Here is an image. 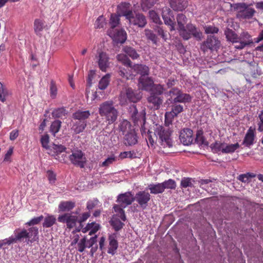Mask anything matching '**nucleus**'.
<instances>
[{
	"instance_id": "nucleus-1",
	"label": "nucleus",
	"mask_w": 263,
	"mask_h": 263,
	"mask_svg": "<svg viewBox=\"0 0 263 263\" xmlns=\"http://www.w3.org/2000/svg\"><path fill=\"white\" fill-rule=\"evenodd\" d=\"M225 34L227 40L232 42L237 49L241 50L253 43L252 36L247 31H243L238 35L232 30L227 29Z\"/></svg>"
},
{
	"instance_id": "nucleus-2",
	"label": "nucleus",
	"mask_w": 263,
	"mask_h": 263,
	"mask_svg": "<svg viewBox=\"0 0 263 263\" xmlns=\"http://www.w3.org/2000/svg\"><path fill=\"white\" fill-rule=\"evenodd\" d=\"M100 116L104 117L109 124L114 123L117 119L119 112L115 107L112 101H106L101 103L99 107Z\"/></svg>"
},
{
	"instance_id": "nucleus-3",
	"label": "nucleus",
	"mask_w": 263,
	"mask_h": 263,
	"mask_svg": "<svg viewBox=\"0 0 263 263\" xmlns=\"http://www.w3.org/2000/svg\"><path fill=\"white\" fill-rule=\"evenodd\" d=\"M10 237L14 239L13 243H15L17 241H23L24 239L27 243H32L37 241L39 239L38 229L36 227H32L28 230H23L15 233V236H11Z\"/></svg>"
},
{
	"instance_id": "nucleus-4",
	"label": "nucleus",
	"mask_w": 263,
	"mask_h": 263,
	"mask_svg": "<svg viewBox=\"0 0 263 263\" xmlns=\"http://www.w3.org/2000/svg\"><path fill=\"white\" fill-rule=\"evenodd\" d=\"M155 134L159 137L161 144L163 147H171L172 141L170 138L171 132L168 128L156 125Z\"/></svg>"
},
{
	"instance_id": "nucleus-5",
	"label": "nucleus",
	"mask_w": 263,
	"mask_h": 263,
	"mask_svg": "<svg viewBox=\"0 0 263 263\" xmlns=\"http://www.w3.org/2000/svg\"><path fill=\"white\" fill-rule=\"evenodd\" d=\"M235 8L237 11V17L240 19L251 18L255 12L253 8L247 7L244 3L237 4Z\"/></svg>"
},
{
	"instance_id": "nucleus-6",
	"label": "nucleus",
	"mask_w": 263,
	"mask_h": 263,
	"mask_svg": "<svg viewBox=\"0 0 263 263\" xmlns=\"http://www.w3.org/2000/svg\"><path fill=\"white\" fill-rule=\"evenodd\" d=\"M69 159L73 164L81 168H83L86 162L84 154L80 149L72 151V154L69 156Z\"/></svg>"
},
{
	"instance_id": "nucleus-7",
	"label": "nucleus",
	"mask_w": 263,
	"mask_h": 263,
	"mask_svg": "<svg viewBox=\"0 0 263 263\" xmlns=\"http://www.w3.org/2000/svg\"><path fill=\"white\" fill-rule=\"evenodd\" d=\"M78 213H65L59 216L58 220L62 223H66L67 227L69 229L74 227L78 222V216L77 214Z\"/></svg>"
},
{
	"instance_id": "nucleus-8",
	"label": "nucleus",
	"mask_w": 263,
	"mask_h": 263,
	"mask_svg": "<svg viewBox=\"0 0 263 263\" xmlns=\"http://www.w3.org/2000/svg\"><path fill=\"white\" fill-rule=\"evenodd\" d=\"M162 17L165 24L170 27L171 31L175 30V22L174 14L171 9L167 7H164L162 9Z\"/></svg>"
},
{
	"instance_id": "nucleus-9",
	"label": "nucleus",
	"mask_w": 263,
	"mask_h": 263,
	"mask_svg": "<svg viewBox=\"0 0 263 263\" xmlns=\"http://www.w3.org/2000/svg\"><path fill=\"white\" fill-rule=\"evenodd\" d=\"M108 35L117 43H124L126 40L127 35L123 29H109L107 31Z\"/></svg>"
},
{
	"instance_id": "nucleus-10",
	"label": "nucleus",
	"mask_w": 263,
	"mask_h": 263,
	"mask_svg": "<svg viewBox=\"0 0 263 263\" xmlns=\"http://www.w3.org/2000/svg\"><path fill=\"white\" fill-rule=\"evenodd\" d=\"M126 95L127 99L133 102H136L141 98V95L140 93H137L133 91L130 88H128L126 89L125 93L123 91L121 92L120 96V101L122 104H125L126 103V100L124 99L125 96Z\"/></svg>"
},
{
	"instance_id": "nucleus-11",
	"label": "nucleus",
	"mask_w": 263,
	"mask_h": 263,
	"mask_svg": "<svg viewBox=\"0 0 263 263\" xmlns=\"http://www.w3.org/2000/svg\"><path fill=\"white\" fill-rule=\"evenodd\" d=\"M220 45L219 41L214 36H209L206 41L203 42L201 45V49L203 52H206L208 50L211 51L216 50L219 48Z\"/></svg>"
},
{
	"instance_id": "nucleus-12",
	"label": "nucleus",
	"mask_w": 263,
	"mask_h": 263,
	"mask_svg": "<svg viewBox=\"0 0 263 263\" xmlns=\"http://www.w3.org/2000/svg\"><path fill=\"white\" fill-rule=\"evenodd\" d=\"M151 199V195L149 193L144 191H139L136 193L134 197V200L138 202L140 208L145 209L148 205V203Z\"/></svg>"
},
{
	"instance_id": "nucleus-13",
	"label": "nucleus",
	"mask_w": 263,
	"mask_h": 263,
	"mask_svg": "<svg viewBox=\"0 0 263 263\" xmlns=\"http://www.w3.org/2000/svg\"><path fill=\"white\" fill-rule=\"evenodd\" d=\"M96 59L100 69L105 72L110 64L109 58L107 53L103 51L98 52L96 56Z\"/></svg>"
},
{
	"instance_id": "nucleus-14",
	"label": "nucleus",
	"mask_w": 263,
	"mask_h": 263,
	"mask_svg": "<svg viewBox=\"0 0 263 263\" xmlns=\"http://www.w3.org/2000/svg\"><path fill=\"white\" fill-rule=\"evenodd\" d=\"M177 21L178 23V30L179 32L180 35L183 38L184 40H189V35L184 31L185 27L184 25L186 23L187 18L185 15L180 13L178 14L177 16Z\"/></svg>"
},
{
	"instance_id": "nucleus-15",
	"label": "nucleus",
	"mask_w": 263,
	"mask_h": 263,
	"mask_svg": "<svg viewBox=\"0 0 263 263\" xmlns=\"http://www.w3.org/2000/svg\"><path fill=\"white\" fill-rule=\"evenodd\" d=\"M127 20H128L130 24L138 26L139 27H144L146 21L145 16L141 13H136L133 12V14L131 15Z\"/></svg>"
},
{
	"instance_id": "nucleus-16",
	"label": "nucleus",
	"mask_w": 263,
	"mask_h": 263,
	"mask_svg": "<svg viewBox=\"0 0 263 263\" xmlns=\"http://www.w3.org/2000/svg\"><path fill=\"white\" fill-rule=\"evenodd\" d=\"M134 201V196L130 192L119 194L117 202L119 203L123 208H126Z\"/></svg>"
},
{
	"instance_id": "nucleus-17",
	"label": "nucleus",
	"mask_w": 263,
	"mask_h": 263,
	"mask_svg": "<svg viewBox=\"0 0 263 263\" xmlns=\"http://www.w3.org/2000/svg\"><path fill=\"white\" fill-rule=\"evenodd\" d=\"M180 141L185 145H189L194 141L193 131L191 129L185 128L181 131L180 134Z\"/></svg>"
},
{
	"instance_id": "nucleus-18",
	"label": "nucleus",
	"mask_w": 263,
	"mask_h": 263,
	"mask_svg": "<svg viewBox=\"0 0 263 263\" xmlns=\"http://www.w3.org/2000/svg\"><path fill=\"white\" fill-rule=\"evenodd\" d=\"M117 12L120 16H124L127 19L131 15L133 14L132 10L131 5L128 3L123 2L118 6Z\"/></svg>"
},
{
	"instance_id": "nucleus-19",
	"label": "nucleus",
	"mask_w": 263,
	"mask_h": 263,
	"mask_svg": "<svg viewBox=\"0 0 263 263\" xmlns=\"http://www.w3.org/2000/svg\"><path fill=\"white\" fill-rule=\"evenodd\" d=\"M255 128L250 127L246 134L242 144L246 147H250L255 143Z\"/></svg>"
},
{
	"instance_id": "nucleus-20",
	"label": "nucleus",
	"mask_w": 263,
	"mask_h": 263,
	"mask_svg": "<svg viewBox=\"0 0 263 263\" xmlns=\"http://www.w3.org/2000/svg\"><path fill=\"white\" fill-rule=\"evenodd\" d=\"M154 82L149 77L145 76H141L139 79V87L146 91H149Z\"/></svg>"
},
{
	"instance_id": "nucleus-21",
	"label": "nucleus",
	"mask_w": 263,
	"mask_h": 263,
	"mask_svg": "<svg viewBox=\"0 0 263 263\" xmlns=\"http://www.w3.org/2000/svg\"><path fill=\"white\" fill-rule=\"evenodd\" d=\"M184 31L189 35V39L193 35L198 40H201V33L192 24H188L184 28Z\"/></svg>"
},
{
	"instance_id": "nucleus-22",
	"label": "nucleus",
	"mask_w": 263,
	"mask_h": 263,
	"mask_svg": "<svg viewBox=\"0 0 263 263\" xmlns=\"http://www.w3.org/2000/svg\"><path fill=\"white\" fill-rule=\"evenodd\" d=\"M171 7L174 11H182L187 6V3L184 0H168Z\"/></svg>"
},
{
	"instance_id": "nucleus-23",
	"label": "nucleus",
	"mask_w": 263,
	"mask_h": 263,
	"mask_svg": "<svg viewBox=\"0 0 263 263\" xmlns=\"http://www.w3.org/2000/svg\"><path fill=\"white\" fill-rule=\"evenodd\" d=\"M137 114L138 111L136 109L135 111L134 112V114L132 116L133 120L135 125H141V133L142 135H143V133H145V129L144 128V124L145 122V114L144 112L143 114L140 115V120L139 118H137L136 116L137 115Z\"/></svg>"
},
{
	"instance_id": "nucleus-24",
	"label": "nucleus",
	"mask_w": 263,
	"mask_h": 263,
	"mask_svg": "<svg viewBox=\"0 0 263 263\" xmlns=\"http://www.w3.org/2000/svg\"><path fill=\"white\" fill-rule=\"evenodd\" d=\"M49 150V154L54 157L55 159H58V155L65 151L66 147L61 144H53Z\"/></svg>"
},
{
	"instance_id": "nucleus-25",
	"label": "nucleus",
	"mask_w": 263,
	"mask_h": 263,
	"mask_svg": "<svg viewBox=\"0 0 263 263\" xmlns=\"http://www.w3.org/2000/svg\"><path fill=\"white\" fill-rule=\"evenodd\" d=\"M125 143L128 145H134L137 142V136L135 131L130 130V131L125 134L124 137Z\"/></svg>"
},
{
	"instance_id": "nucleus-26",
	"label": "nucleus",
	"mask_w": 263,
	"mask_h": 263,
	"mask_svg": "<svg viewBox=\"0 0 263 263\" xmlns=\"http://www.w3.org/2000/svg\"><path fill=\"white\" fill-rule=\"evenodd\" d=\"M100 224L96 222L88 223L86 226L82 229L83 233H85L89 232V235H91L96 233L99 229Z\"/></svg>"
},
{
	"instance_id": "nucleus-27",
	"label": "nucleus",
	"mask_w": 263,
	"mask_h": 263,
	"mask_svg": "<svg viewBox=\"0 0 263 263\" xmlns=\"http://www.w3.org/2000/svg\"><path fill=\"white\" fill-rule=\"evenodd\" d=\"M147 100L149 103L153 105V107L155 109H159L163 102V99L161 97L154 94H151Z\"/></svg>"
},
{
	"instance_id": "nucleus-28",
	"label": "nucleus",
	"mask_w": 263,
	"mask_h": 263,
	"mask_svg": "<svg viewBox=\"0 0 263 263\" xmlns=\"http://www.w3.org/2000/svg\"><path fill=\"white\" fill-rule=\"evenodd\" d=\"M86 125V121H77L73 123L71 129L75 134H78L83 132Z\"/></svg>"
},
{
	"instance_id": "nucleus-29",
	"label": "nucleus",
	"mask_w": 263,
	"mask_h": 263,
	"mask_svg": "<svg viewBox=\"0 0 263 263\" xmlns=\"http://www.w3.org/2000/svg\"><path fill=\"white\" fill-rule=\"evenodd\" d=\"M131 68L137 73L140 74L141 76H147L148 75L149 68L147 66L145 65L135 64L132 66Z\"/></svg>"
},
{
	"instance_id": "nucleus-30",
	"label": "nucleus",
	"mask_w": 263,
	"mask_h": 263,
	"mask_svg": "<svg viewBox=\"0 0 263 263\" xmlns=\"http://www.w3.org/2000/svg\"><path fill=\"white\" fill-rule=\"evenodd\" d=\"M122 51L132 60H136L140 57L135 48L128 46H124L122 48Z\"/></svg>"
},
{
	"instance_id": "nucleus-31",
	"label": "nucleus",
	"mask_w": 263,
	"mask_h": 263,
	"mask_svg": "<svg viewBox=\"0 0 263 263\" xmlns=\"http://www.w3.org/2000/svg\"><path fill=\"white\" fill-rule=\"evenodd\" d=\"M109 246L107 252L111 255H114L118 247V243L115 239V237L113 235L109 236Z\"/></svg>"
},
{
	"instance_id": "nucleus-32",
	"label": "nucleus",
	"mask_w": 263,
	"mask_h": 263,
	"mask_svg": "<svg viewBox=\"0 0 263 263\" xmlns=\"http://www.w3.org/2000/svg\"><path fill=\"white\" fill-rule=\"evenodd\" d=\"M75 203L70 201H62L59 205L60 212H68L73 209Z\"/></svg>"
},
{
	"instance_id": "nucleus-33",
	"label": "nucleus",
	"mask_w": 263,
	"mask_h": 263,
	"mask_svg": "<svg viewBox=\"0 0 263 263\" xmlns=\"http://www.w3.org/2000/svg\"><path fill=\"white\" fill-rule=\"evenodd\" d=\"M90 115V112L88 110H78L73 114L72 117L73 119L78 121H86L85 120L88 118Z\"/></svg>"
},
{
	"instance_id": "nucleus-34",
	"label": "nucleus",
	"mask_w": 263,
	"mask_h": 263,
	"mask_svg": "<svg viewBox=\"0 0 263 263\" xmlns=\"http://www.w3.org/2000/svg\"><path fill=\"white\" fill-rule=\"evenodd\" d=\"M57 219L55 216L47 214L44 218L43 227L46 228H50L55 223Z\"/></svg>"
},
{
	"instance_id": "nucleus-35",
	"label": "nucleus",
	"mask_w": 263,
	"mask_h": 263,
	"mask_svg": "<svg viewBox=\"0 0 263 263\" xmlns=\"http://www.w3.org/2000/svg\"><path fill=\"white\" fill-rule=\"evenodd\" d=\"M116 58L117 60L121 63L122 64H123L124 66L130 67V68L132 67V61L129 59V58L126 55V54L124 53H120L118 54Z\"/></svg>"
},
{
	"instance_id": "nucleus-36",
	"label": "nucleus",
	"mask_w": 263,
	"mask_h": 263,
	"mask_svg": "<svg viewBox=\"0 0 263 263\" xmlns=\"http://www.w3.org/2000/svg\"><path fill=\"white\" fill-rule=\"evenodd\" d=\"M190 96L186 93L180 92L178 95L173 99V103H186L191 101Z\"/></svg>"
},
{
	"instance_id": "nucleus-37",
	"label": "nucleus",
	"mask_w": 263,
	"mask_h": 263,
	"mask_svg": "<svg viewBox=\"0 0 263 263\" xmlns=\"http://www.w3.org/2000/svg\"><path fill=\"white\" fill-rule=\"evenodd\" d=\"M240 147L238 143L235 144H227L224 143L223 149V154H230L235 152Z\"/></svg>"
},
{
	"instance_id": "nucleus-38",
	"label": "nucleus",
	"mask_w": 263,
	"mask_h": 263,
	"mask_svg": "<svg viewBox=\"0 0 263 263\" xmlns=\"http://www.w3.org/2000/svg\"><path fill=\"white\" fill-rule=\"evenodd\" d=\"M117 215H114L110 220L111 226L116 231L121 229L124 226V223L121 221Z\"/></svg>"
},
{
	"instance_id": "nucleus-39",
	"label": "nucleus",
	"mask_w": 263,
	"mask_h": 263,
	"mask_svg": "<svg viewBox=\"0 0 263 263\" xmlns=\"http://www.w3.org/2000/svg\"><path fill=\"white\" fill-rule=\"evenodd\" d=\"M34 32L39 34L45 28V22L40 19H35L33 25Z\"/></svg>"
},
{
	"instance_id": "nucleus-40",
	"label": "nucleus",
	"mask_w": 263,
	"mask_h": 263,
	"mask_svg": "<svg viewBox=\"0 0 263 263\" xmlns=\"http://www.w3.org/2000/svg\"><path fill=\"white\" fill-rule=\"evenodd\" d=\"M110 75L106 74L100 80L98 87L100 89L104 90L107 88L110 82Z\"/></svg>"
},
{
	"instance_id": "nucleus-41",
	"label": "nucleus",
	"mask_w": 263,
	"mask_h": 263,
	"mask_svg": "<svg viewBox=\"0 0 263 263\" xmlns=\"http://www.w3.org/2000/svg\"><path fill=\"white\" fill-rule=\"evenodd\" d=\"M148 186L151 193L152 194H157L161 193L164 191L162 183H157L156 184H150Z\"/></svg>"
},
{
	"instance_id": "nucleus-42",
	"label": "nucleus",
	"mask_w": 263,
	"mask_h": 263,
	"mask_svg": "<svg viewBox=\"0 0 263 263\" xmlns=\"http://www.w3.org/2000/svg\"><path fill=\"white\" fill-rule=\"evenodd\" d=\"M119 15L116 14H111L110 15L109 25L110 26V29H116L118 28V25H119Z\"/></svg>"
},
{
	"instance_id": "nucleus-43",
	"label": "nucleus",
	"mask_w": 263,
	"mask_h": 263,
	"mask_svg": "<svg viewBox=\"0 0 263 263\" xmlns=\"http://www.w3.org/2000/svg\"><path fill=\"white\" fill-rule=\"evenodd\" d=\"M113 208L114 211L117 213L116 215H117V216L119 217L122 220L125 221L126 220V216L124 213V211L123 210L124 208H123L121 204H115L114 205Z\"/></svg>"
},
{
	"instance_id": "nucleus-44",
	"label": "nucleus",
	"mask_w": 263,
	"mask_h": 263,
	"mask_svg": "<svg viewBox=\"0 0 263 263\" xmlns=\"http://www.w3.org/2000/svg\"><path fill=\"white\" fill-rule=\"evenodd\" d=\"M224 142H220L216 141L215 143L211 144L210 147L212 151L215 153H223V149L224 148Z\"/></svg>"
},
{
	"instance_id": "nucleus-45",
	"label": "nucleus",
	"mask_w": 263,
	"mask_h": 263,
	"mask_svg": "<svg viewBox=\"0 0 263 263\" xmlns=\"http://www.w3.org/2000/svg\"><path fill=\"white\" fill-rule=\"evenodd\" d=\"M203 132L201 130H198L196 133V138L194 139V141L199 145L208 144L207 141L203 136Z\"/></svg>"
},
{
	"instance_id": "nucleus-46",
	"label": "nucleus",
	"mask_w": 263,
	"mask_h": 263,
	"mask_svg": "<svg viewBox=\"0 0 263 263\" xmlns=\"http://www.w3.org/2000/svg\"><path fill=\"white\" fill-rule=\"evenodd\" d=\"M151 94H154V95L160 96L163 93L164 91L163 86L160 84H153L151 87Z\"/></svg>"
},
{
	"instance_id": "nucleus-47",
	"label": "nucleus",
	"mask_w": 263,
	"mask_h": 263,
	"mask_svg": "<svg viewBox=\"0 0 263 263\" xmlns=\"http://www.w3.org/2000/svg\"><path fill=\"white\" fill-rule=\"evenodd\" d=\"M130 127V124L126 120H124L121 121L119 126V129L122 132L123 134H125L126 132H129Z\"/></svg>"
},
{
	"instance_id": "nucleus-48",
	"label": "nucleus",
	"mask_w": 263,
	"mask_h": 263,
	"mask_svg": "<svg viewBox=\"0 0 263 263\" xmlns=\"http://www.w3.org/2000/svg\"><path fill=\"white\" fill-rule=\"evenodd\" d=\"M49 93L52 99H55L58 94V87L55 82L53 80L51 81L49 85Z\"/></svg>"
},
{
	"instance_id": "nucleus-49",
	"label": "nucleus",
	"mask_w": 263,
	"mask_h": 263,
	"mask_svg": "<svg viewBox=\"0 0 263 263\" xmlns=\"http://www.w3.org/2000/svg\"><path fill=\"white\" fill-rule=\"evenodd\" d=\"M52 114L54 118H62L66 116L67 112L64 107H61L54 109Z\"/></svg>"
},
{
	"instance_id": "nucleus-50",
	"label": "nucleus",
	"mask_w": 263,
	"mask_h": 263,
	"mask_svg": "<svg viewBox=\"0 0 263 263\" xmlns=\"http://www.w3.org/2000/svg\"><path fill=\"white\" fill-rule=\"evenodd\" d=\"M61 123V122L59 120H55L52 123L50 126V132L54 136L59 131Z\"/></svg>"
},
{
	"instance_id": "nucleus-51",
	"label": "nucleus",
	"mask_w": 263,
	"mask_h": 263,
	"mask_svg": "<svg viewBox=\"0 0 263 263\" xmlns=\"http://www.w3.org/2000/svg\"><path fill=\"white\" fill-rule=\"evenodd\" d=\"M177 117L172 111H167L165 114V124L169 126L173 121L175 117Z\"/></svg>"
},
{
	"instance_id": "nucleus-52",
	"label": "nucleus",
	"mask_w": 263,
	"mask_h": 263,
	"mask_svg": "<svg viewBox=\"0 0 263 263\" xmlns=\"http://www.w3.org/2000/svg\"><path fill=\"white\" fill-rule=\"evenodd\" d=\"M145 32L146 37L152 41L154 44H156L158 42V38L156 34L152 31L148 29L145 30Z\"/></svg>"
},
{
	"instance_id": "nucleus-53",
	"label": "nucleus",
	"mask_w": 263,
	"mask_h": 263,
	"mask_svg": "<svg viewBox=\"0 0 263 263\" xmlns=\"http://www.w3.org/2000/svg\"><path fill=\"white\" fill-rule=\"evenodd\" d=\"M8 95V92L3 84L0 82V100L4 102L6 98Z\"/></svg>"
},
{
	"instance_id": "nucleus-54",
	"label": "nucleus",
	"mask_w": 263,
	"mask_h": 263,
	"mask_svg": "<svg viewBox=\"0 0 263 263\" xmlns=\"http://www.w3.org/2000/svg\"><path fill=\"white\" fill-rule=\"evenodd\" d=\"M116 160V157L114 155H111L108 157L104 161L100 164L101 167H108L110 164H112Z\"/></svg>"
},
{
	"instance_id": "nucleus-55",
	"label": "nucleus",
	"mask_w": 263,
	"mask_h": 263,
	"mask_svg": "<svg viewBox=\"0 0 263 263\" xmlns=\"http://www.w3.org/2000/svg\"><path fill=\"white\" fill-rule=\"evenodd\" d=\"M255 177V175L253 173H248L247 174H242L238 176V179L245 183L248 182L250 179Z\"/></svg>"
},
{
	"instance_id": "nucleus-56",
	"label": "nucleus",
	"mask_w": 263,
	"mask_h": 263,
	"mask_svg": "<svg viewBox=\"0 0 263 263\" xmlns=\"http://www.w3.org/2000/svg\"><path fill=\"white\" fill-rule=\"evenodd\" d=\"M158 0H142L141 6L143 9L153 6Z\"/></svg>"
},
{
	"instance_id": "nucleus-57",
	"label": "nucleus",
	"mask_w": 263,
	"mask_h": 263,
	"mask_svg": "<svg viewBox=\"0 0 263 263\" xmlns=\"http://www.w3.org/2000/svg\"><path fill=\"white\" fill-rule=\"evenodd\" d=\"M162 184L163 185L164 190L165 189H174L176 186L175 181L172 179H168V180L162 182Z\"/></svg>"
},
{
	"instance_id": "nucleus-58",
	"label": "nucleus",
	"mask_w": 263,
	"mask_h": 263,
	"mask_svg": "<svg viewBox=\"0 0 263 263\" xmlns=\"http://www.w3.org/2000/svg\"><path fill=\"white\" fill-rule=\"evenodd\" d=\"M49 142V137L48 135L45 134L42 136L41 138V143L42 146L46 149H49V146L48 145Z\"/></svg>"
},
{
	"instance_id": "nucleus-59",
	"label": "nucleus",
	"mask_w": 263,
	"mask_h": 263,
	"mask_svg": "<svg viewBox=\"0 0 263 263\" xmlns=\"http://www.w3.org/2000/svg\"><path fill=\"white\" fill-rule=\"evenodd\" d=\"M105 18L103 16H100L97 19L95 25L97 28H103L106 25Z\"/></svg>"
},
{
	"instance_id": "nucleus-60",
	"label": "nucleus",
	"mask_w": 263,
	"mask_h": 263,
	"mask_svg": "<svg viewBox=\"0 0 263 263\" xmlns=\"http://www.w3.org/2000/svg\"><path fill=\"white\" fill-rule=\"evenodd\" d=\"M149 15L151 19L152 20L154 23L158 24L161 23V21L160 20L159 16L155 11H149Z\"/></svg>"
},
{
	"instance_id": "nucleus-61",
	"label": "nucleus",
	"mask_w": 263,
	"mask_h": 263,
	"mask_svg": "<svg viewBox=\"0 0 263 263\" xmlns=\"http://www.w3.org/2000/svg\"><path fill=\"white\" fill-rule=\"evenodd\" d=\"M86 248V237L80 239L78 243V250L80 252H83Z\"/></svg>"
},
{
	"instance_id": "nucleus-62",
	"label": "nucleus",
	"mask_w": 263,
	"mask_h": 263,
	"mask_svg": "<svg viewBox=\"0 0 263 263\" xmlns=\"http://www.w3.org/2000/svg\"><path fill=\"white\" fill-rule=\"evenodd\" d=\"M204 29L206 34H214L218 31V29L214 26H206Z\"/></svg>"
},
{
	"instance_id": "nucleus-63",
	"label": "nucleus",
	"mask_w": 263,
	"mask_h": 263,
	"mask_svg": "<svg viewBox=\"0 0 263 263\" xmlns=\"http://www.w3.org/2000/svg\"><path fill=\"white\" fill-rule=\"evenodd\" d=\"M193 185L191 178H183L181 181V185L182 187L186 188L187 187L192 186Z\"/></svg>"
},
{
	"instance_id": "nucleus-64",
	"label": "nucleus",
	"mask_w": 263,
	"mask_h": 263,
	"mask_svg": "<svg viewBox=\"0 0 263 263\" xmlns=\"http://www.w3.org/2000/svg\"><path fill=\"white\" fill-rule=\"evenodd\" d=\"M99 202V201L97 199H94L92 200H89L87 202V209L88 210H92L98 204Z\"/></svg>"
}]
</instances>
